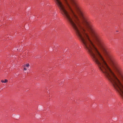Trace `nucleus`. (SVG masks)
I'll return each instance as SVG.
<instances>
[{
    "label": "nucleus",
    "instance_id": "obj_4",
    "mask_svg": "<svg viewBox=\"0 0 123 123\" xmlns=\"http://www.w3.org/2000/svg\"><path fill=\"white\" fill-rule=\"evenodd\" d=\"M24 70H27V69L26 68H24Z\"/></svg>",
    "mask_w": 123,
    "mask_h": 123
},
{
    "label": "nucleus",
    "instance_id": "obj_2",
    "mask_svg": "<svg viewBox=\"0 0 123 123\" xmlns=\"http://www.w3.org/2000/svg\"><path fill=\"white\" fill-rule=\"evenodd\" d=\"M8 81V80L7 79H5V80H1V82L2 83H6V82H7Z\"/></svg>",
    "mask_w": 123,
    "mask_h": 123
},
{
    "label": "nucleus",
    "instance_id": "obj_3",
    "mask_svg": "<svg viewBox=\"0 0 123 123\" xmlns=\"http://www.w3.org/2000/svg\"><path fill=\"white\" fill-rule=\"evenodd\" d=\"M29 66V64L27 63L24 66L25 67H28Z\"/></svg>",
    "mask_w": 123,
    "mask_h": 123
},
{
    "label": "nucleus",
    "instance_id": "obj_1",
    "mask_svg": "<svg viewBox=\"0 0 123 123\" xmlns=\"http://www.w3.org/2000/svg\"><path fill=\"white\" fill-rule=\"evenodd\" d=\"M83 24L87 28L88 30L91 34L96 41L100 43V46L103 51L108 61H110L112 64L114 65L112 59V56L110 53L106 49L105 46L100 42V39L99 36L96 32L95 28L90 20L88 18L87 16H80Z\"/></svg>",
    "mask_w": 123,
    "mask_h": 123
},
{
    "label": "nucleus",
    "instance_id": "obj_5",
    "mask_svg": "<svg viewBox=\"0 0 123 123\" xmlns=\"http://www.w3.org/2000/svg\"><path fill=\"white\" fill-rule=\"evenodd\" d=\"M42 4H43V2H42L41 3Z\"/></svg>",
    "mask_w": 123,
    "mask_h": 123
},
{
    "label": "nucleus",
    "instance_id": "obj_6",
    "mask_svg": "<svg viewBox=\"0 0 123 123\" xmlns=\"http://www.w3.org/2000/svg\"><path fill=\"white\" fill-rule=\"evenodd\" d=\"M77 45V46H78L77 44V45Z\"/></svg>",
    "mask_w": 123,
    "mask_h": 123
}]
</instances>
